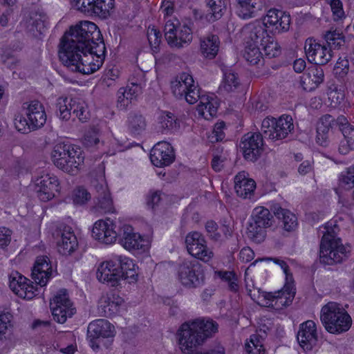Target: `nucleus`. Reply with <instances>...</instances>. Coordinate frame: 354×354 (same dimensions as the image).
<instances>
[{"instance_id":"f257e3e1","label":"nucleus","mask_w":354,"mask_h":354,"mask_svg":"<svg viewBox=\"0 0 354 354\" xmlns=\"http://www.w3.org/2000/svg\"><path fill=\"white\" fill-rule=\"evenodd\" d=\"M105 45L95 24L82 21L63 36L59 48L60 61L72 71L89 75L97 71L104 59Z\"/></svg>"},{"instance_id":"f03ea898","label":"nucleus","mask_w":354,"mask_h":354,"mask_svg":"<svg viewBox=\"0 0 354 354\" xmlns=\"http://www.w3.org/2000/svg\"><path fill=\"white\" fill-rule=\"evenodd\" d=\"M258 261L257 260L254 263L250 264L245 272V287L251 299L261 306L274 309H279L290 305L295 296L296 289L293 278L288 273V266L286 262L280 259L274 261L285 274V283L283 288L274 292H266L256 288L252 279V268L255 267Z\"/></svg>"},{"instance_id":"7ed1b4c3","label":"nucleus","mask_w":354,"mask_h":354,"mask_svg":"<svg viewBox=\"0 0 354 354\" xmlns=\"http://www.w3.org/2000/svg\"><path fill=\"white\" fill-rule=\"evenodd\" d=\"M96 279L101 283L116 286L122 280L135 283L139 278V267L126 255H113L100 263L96 268Z\"/></svg>"},{"instance_id":"20e7f679","label":"nucleus","mask_w":354,"mask_h":354,"mask_svg":"<svg viewBox=\"0 0 354 354\" xmlns=\"http://www.w3.org/2000/svg\"><path fill=\"white\" fill-rule=\"evenodd\" d=\"M324 229L325 231L322 236L319 251L321 262L326 265H334L342 262L347 257L350 250L337 236L338 228L335 222L327 223Z\"/></svg>"},{"instance_id":"39448f33","label":"nucleus","mask_w":354,"mask_h":354,"mask_svg":"<svg viewBox=\"0 0 354 354\" xmlns=\"http://www.w3.org/2000/svg\"><path fill=\"white\" fill-rule=\"evenodd\" d=\"M320 319L326 331L339 335L347 332L352 326V318L342 305L330 301L322 306Z\"/></svg>"},{"instance_id":"423d86ee","label":"nucleus","mask_w":354,"mask_h":354,"mask_svg":"<svg viewBox=\"0 0 354 354\" xmlns=\"http://www.w3.org/2000/svg\"><path fill=\"white\" fill-rule=\"evenodd\" d=\"M51 159L60 169L75 174L83 165L84 156L80 149L59 143L51 152Z\"/></svg>"},{"instance_id":"0eeeda50","label":"nucleus","mask_w":354,"mask_h":354,"mask_svg":"<svg viewBox=\"0 0 354 354\" xmlns=\"http://www.w3.org/2000/svg\"><path fill=\"white\" fill-rule=\"evenodd\" d=\"M119 243L125 250L135 257L149 256L151 238L136 232L130 225L124 224L120 227Z\"/></svg>"},{"instance_id":"6e6552de","label":"nucleus","mask_w":354,"mask_h":354,"mask_svg":"<svg viewBox=\"0 0 354 354\" xmlns=\"http://www.w3.org/2000/svg\"><path fill=\"white\" fill-rule=\"evenodd\" d=\"M272 216L268 209L263 206L254 207L247 227L248 236L257 243L264 241L267 235V229L272 226Z\"/></svg>"},{"instance_id":"1a4fd4ad","label":"nucleus","mask_w":354,"mask_h":354,"mask_svg":"<svg viewBox=\"0 0 354 354\" xmlns=\"http://www.w3.org/2000/svg\"><path fill=\"white\" fill-rule=\"evenodd\" d=\"M71 112L82 122H86L91 116L88 104L84 100L66 96L58 97L56 102V113L59 119L68 120Z\"/></svg>"},{"instance_id":"9d476101","label":"nucleus","mask_w":354,"mask_h":354,"mask_svg":"<svg viewBox=\"0 0 354 354\" xmlns=\"http://www.w3.org/2000/svg\"><path fill=\"white\" fill-rule=\"evenodd\" d=\"M176 279L184 288L194 289L201 287L205 281V272L198 263L187 261L180 264L176 270Z\"/></svg>"},{"instance_id":"9b49d317","label":"nucleus","mask_w":354,"mask_h":354,"mask_svg":"<svg viewBox=\"0 0 354 354\" xmlns=\"http://www.w3.org/2000/svg\"><path fill=\"white\" fill-rule=\"evenodd\" d=\"M165 35L168 44L176 48L189 45L192 41L191 28L178 19L168 20L165 26Z\"/></svg>"},{"instance_id":"f8f14e48","label":"nucleus","mask_w":354,"mask_h":354,"mask_svg":"<svg viewBox=\"0 0 354 354\" xmlns=\"http://www.w3.org/2000/svg\"><path fill=\"white\" fill-rule=\"evenodd\" d=\"M71 3L76 10L102 19L110 17L115 9V0H71Z\"/></svg>"},{"instance_id":"ddd939ff","label":"nucleus","mask_w":354,"mask_h":354,"mask_svg":"<svg viewBox=\"0 0 354 354\" xmlns=\"http://www.w3.org/2000/svg\"><path fill=\"white\" fill-rule=\"evenodd\" d=\"M294 129L291 116L283 115L279 118L267 117L262 121L261 130L265 136L272 140H282Z\"/></svg>"},{"instance_id":"4468645a","label":"nucleus","mask_w":354,"mask_h":354,"mask_svg":"<svg viewBox=\"0 0 354 354\" xmlns=\"http://www.w3.org/2000/svg\"><path fill=\"white\" fill-rule=\"evenodd\" d=\"M260 23L266 33L277 35L287 32L290 28V17L288 14L278 9H270L261 18Z\"/></svg>"},{"instance_id":"2eb2a0df","label":"nucleus","mask_w":354,"mask_h":354,"mask_svg":"<svg viewBox=\"0 0 354 354\" xmlns=\"http://www.w3.org/2000/svg\"><path fill=\"white\" fill-rule=\"evenodd\" d=\"M91 237L100 245H114L120 238L115 221L110 218L97 220L92 226Z\"/></svg>"},{"instance_id":"dca6fc26","label":"nucleus","mask_w":354,"mask_h":354,"mask_svg":"<svg viewBox=\"0 0 354 354\" xmlns=\"http://www.w3.org/2000/svg\"><path fill=\"white\" fill-rule=\"evenodd\" d=\"M172 93L178 98H184L187 102L193 104L198 101L199 92L194 84V79L188 73H182L171 82Z\"/></svg>"},{"instance_id":"f3484780","label":"nucleus","mask_w":354,"mask_h":354,"mask_svg":"<svg viewBox=\"0 0 354 354\" xmlns=\"http://www.w3.org/2000/svg\"><path fill=\"white\" fill-rule=\"evenodd\" d=\"M8 286L14 294L24 299H32L39 294L38 285L17 271L10 273Z\"/></svg>"},{"instance_id":"a211bd4d","label":"nucleus","mask_w":354,"mask_h":354,"mask_svg":"<svg viewBox=\"0 0 354 354\" xmlns=\"http://www.w3.org/2000/svg\"><path fill=\"white\" fill-rule=\"evenodd\" d=\"M35 189L38 198L43 202L53 200L60 192V183L53 174L44 173L34 180Z\"/></svg>"},{"instance_id":"6ab92c4d","label":"nucleus","mask_w":354,"mask_h":354,"mask_svg":"<svg viewBox=\"0 0 354 354\" xmlns=\"http://www.w3.org/2000/svg\"><path fill=\"white\" fill-rule=\"evenodd\" d=\"M304 51L308 61L316 65L326 64L334 56L333 52L325 42L313 37L306 39Z\"/></svg>"},{"instance_id":"aec40b11","label":"nucleus","mask_w":354,"mask_h":354,"mask_svg":"<svg viewBox=\"0 0 354 354\" xmlns=\"http://www.w3.org/2000/svg\"><path fill=\"white\" fill-rule=\"evenodd\" d=\"M50 307L53 319L59 324L65 323L75 313V308L65 290H61L52 298Z\"/></svg>"},{"instance_id":"412c9836","label":"nucleus","mask_w":354,"mask_h":354,"mask_svg":"<svg viewBox=\"0 0 354 354\" xmlns=\"http://www.w3.org/2000/svg\"><path fill=\"white\" fill-rule=\"evenodd\" d=\"M185 244L189 254L203 262L208 263L214 257L213 251L207 247L205 238L199 232L189 233L185 238Z\"/></svg>"},{"instance_id":"4be33fe9","label":"nucleus","mask_w":354,"mask_h":354,"mask_svg":"<svg viewBox=\"0 0 354 354\" xmlns=\"http://www.w3.org/2000/svg\"><path fill=\"white\" fill-rule=\"evenodd\" d=\"M263 140L261 134L248 133L241 139L240 149L244 158L250 162L258 160L263 150Z\"/></svg>"},{"instance_id":"5701e85b","label":"nucleus","mask_w":354,"mask_h":354,"mask_svg":"<svg viewBox=\"0 0 354 354\" xmlns=\"http://www.w3.org/2000/svg\"><path fill=\"white\" fill-rule=\"evenodd\" d=\"M301 348L305 351H313L318 343L317 324L313 320H308L300 324L297 335Z\"/></svg>"},{"instance_id":"b1692460","label":"nucleus","mask_w":354,"mask_h":354,"mask_svg":"<svg viewBox=\"0 0 354 354\" xmlns=\"http://www.w3.org/2000/svg\"><path fill=\"white\" fill-rule=\"evenodd\" d=\"M55 269L47 256H39L35 259L32 268V278L39 286H46L53 277Z\"/></svg>"},{"instance_id":"393cba45","label":"nucleus","mask_w":354,"mask_h":354,"mask_svg":"<svg viewBox=\"0 0 354 354\" xmlns=\"http://www.w3.org/2000/svg\"><path fill=\"white\" fill-rule=\"evenodd\" d=\"M253 24H251L245 28V48L242 55L244 59L252 66H259L263 63V54L259 48V44L257 40L252 37V28Z\"/></svg>"},{"instance_id":"a878e982","label":"nucleus","mask_w":354,"mask_h":354,"mask_svg":"<svg viewBox=\"0 0 354 354\" xmlns=\"http://www.w3.org/2000/svg\"><path fill=\"white\" fill-rule=\"evenodd\" d=\"M176 341L183 352L202 343L192 321L185 322L179 327L176 332Z\"/></svg>"},{"instance_id":"bb28decb","label":"nucleus","mask_w":354,"mask_h":354,"mask_svg":"<svg viewBox=\"0 0 354 354\" xmlns=\"http://www.w3.org/2000/svg\"><path fill=\"white\" fill-rule=\"evenodd\" d=\"M252 38L259 41L266 55L270 57H277L280 54L281 48L278 42L268 34L266 33L260 23L253 24Z\"/></svg>"},{"instance_id":"cd10ccee","label":"nucleus","mask_w":354,"mask_h":354,"mask_svg":"<svg viewBox=\"0 0 354 354\" xmlns=\"http://www.w3.org/2000/svg\"><path fill=\"white\" fill-rule=\"evenodd\" d=\"M174 159L175 153L174 149L167 142H158L151 150V162L157 167L169 166L174 161Z\"/></svg>"},{"instance_id":"c85d7f7f","label":"nucleus","mask_w":354,"mask_h":354,"mask_svg":"<svg viewBox=\"0 0 354 354\" xmlns=\"http://www.w3.org/2000/svg\"><path fill=\"white\" fill-rule=\"evenodd\" d=\"M24 115L30 120V124L35 130L42 127L46 122L47 115L44 105L37 100L24 103Z\"/></svg>"},{"instance_id":"c756f323","label":"nucleus","mask_w":354,"mask_h":354,"mask_svg":"<svg viewBox=\"0 0 354 354\" xmlns=\"http://www.w3.org/2000/svg\"><path fill=\"white\" fill-rule=\"evenodd\" d=\"M124 299L113 292L103 294L98 301L99 313L106 317L118 315L123 306Z\"/></svg>"},{"instance_id":"7c9ffc66","label":"nucleus","mask_w":354,"mask_h":354,"mask_svg":"<svg viewBox=\"0 0 354 354\" xmlns=\"http://www.w3.org/2000/svg\"><path fill=\"white\" fill-rule=\"evenodd\" d=\"M324 73L321 67L313 66L308 68L300 77V86L305 91L311 92L318 88L324 82Z\"/></svg>"},{"instance_id":"2f4dec72","label":"nucleus","mask_w":354,"mask_h":354,"mask_svg":"<svg viewBox=\"0 0 354 354\" xmlns=\"http://www.w3.org/2000/svg\"><path fill=\"white\" fill-rule=\"evenodd\" d=\"M198 100L196 111L201 118L210 120L216 116L219 103L216 96L213 94L199 95Z\"/></svg>"},{"instance_id":"473e14b6","label":"nucleus","mask_w":354,"mask_h":354,"mask_svg":"<svg viewBox=\"0 0 354 354\" xmlns=\"http://www.w3.org/2000/svg\"><path fill=\"white\" fill-rule=\"evenodd\" d=\"M84 143L88 147H96L97 149L102 148L104 152L109 155H113L119 149L118 143L115 139L109 142H100L99 131L96 129H91L86 133Z\"/></svg>"},{"instance_id":"72a5a7b5","label":"nucleus","mask_w":354,"mask_h":354,"mask_svg":"<svg viewBox=\"0 0 354 354\" xmlns=\"http://www.w3.org/2000/svg\"><path fill=\"white\" fill-rule=\"evenodd\" d=\"M142 91V86L136 83L120 88L117 92V107L120 110L127 109L133 100L141 94Z\"/></svg>"},{"instance_id":"f704fd0d","label":"nucleus","mask_w":354,"mask_h":354,"mask_svg":"<svg viewBox=\"0 0 354 354\" xmlns=\"http://www.w3.org/2000/svg\"><path fill=\"white\" fill-rule=\"evenodd\" d=\"M57 252L64 256L71 255L78 248V242L74 232L64 230L57 236L56 241Z\"/></svg>"},{"instance_id":"c9c22d12","label":"nucleus","mask_w":354,"mask_h":354,"mask_svg":"<svg viewBox=\"0 0 354 354\" xmlns=\"http://www.w3.org/2000/svg\"><path fill=\"white\" fill-rule=\"evenodd\" d=\"M255 189V181L250 178L245 172H239L234 177V189L239 197L250 198L253 196Z\"/></svg>"},{"instance_id":"e433bc0d","label":"nucleus","mask_w":354,"mask_h":354,"mask_svg":"<svg viewBox=\"0 0 354 354\" xmlns=\"http://www.w3.org/2000/svg\"><path fill=\"white\" fill-rule=\"evenodd\" d=\"M192 322L201 342L213 337L218 331V324L210 318H198L192 320Z\"/></svg>"},{"instance_id":"4c0bfd02","label":"nucleus","mask_w":354,"mask_h":354,"mask_svg":"<svg viewBox=\"0 0 354 354\" xmlns=\"http://www.w3.org/2000/svg\"><path fill=\"white\" fill-rule=\"evenodd\" d=\"M220 48V39L214 34H207L200 39V52L201 55L209 59H214Z\"/></svg>"},{"instance_id":"58836bf2","label":"nucleus","mask_w":354,"mask_h":354,"mask_svg":"<svg viewBox=\"0 0 354 354\" xmlns=\"http://www.w3.org/2000/svg\"><path fill=\"white\" fill-rule=\"evenodd\" d=\"M208 12L202 14L201 12L195 10L194 15L196 19H205L209 22H213L219 19L225 9V4L223 0H213L207 3Z\"/></svg>"},{"instance_id":"ea45409f","label":"nucleus","mask_w":354,"mask_h":354,"mask_svg":"<svg viewBox=\"0 0 354 354\" xmlns=\"http://www.w3.org/2000/svg\"><path fill=\"white\" fill-rule=\"evenodd\" d=\"M88 333L93 338L109 337L115 334L114 326L105 319H97L89 324Z\"/></svg>"},{"instance_id":"a19ab883","label":"nucleus","mask_w":354,"mask_h":354,"mask_svg":"<svg viewBox=\"0 0 354 354\" xmlns=\"http://www.w3.org/2000/svg\"><path fill=\"white\" fill-rule=\"evenodd\" d=\"M261 9V0H237L236 13L241 19L254 17Z\"/></svg>"},{"instance_id":"79ce46f5","label":"nucleus","mask_w":354,"mask_h":354,"mask_svg":"<svg viewBox=\"0 0 354 354\" xmlns=\"http://www.w3.org/2000/svg\"><path fill=\"white\" fill-rule=\"evenodd\" d=\"M324 39L325 44L332 52L343 48L346 44V35L340 29L331 28L326 31Z\"/></svg>"},{"instance_id":"37998d69","label":"nucleus","mask_w":354,"mask_h":354,"mask_svg":"<svg viewBox=\"0 0 354 354\" xmlns=\"http://www.w3.org/2000/svg\"><path fill=\"white\" fill-rule=\"evenodd\" d=\"M156 128L159 131H174L178 128L175 116L169 112L161 111L156 118Z\"/></svg>"},{"instance_id":"c03bdc74","label":"nucleus","mask_w":354,"mask_h":354,"mask_svg":"<svg viewBox=\"0 0 354 354\" xmlns=\"http://www.w3.org/2000/svg\"><path fill=\"white\" fill-rule=\"evenodd\" d=\"M242 85L237 75L231 71L225 72L223 81L220 85V89L227 93L239 91Z\"/></svg>"},{"instance_id":"a18cd8bd","label":"nucleus","mask_w":354,"mask_h":354,"mask_svg":"<svg viewBox=\"0 0 354 354\" xmlns=\"http://www.w3.org/2000/svg\"><path fill=\"white\" fill-rule=\"evenodd\" d=\"M27 30L33 35H41L47 30L46 17L35 14L27 21Z\"/></svg>"},{"instance_id":"49530a36","label":"nucleus","mask_w":354,"mask_h":354,"mask_svg":"<svg viewBox=\"0 0 354 354\" xmlns=\"http://www.w3.org/2000/svg\"><path fill=\"white\" fill-rule=\"evenodd\" d=\"M344 139L339 146V151L342 154H347L354 150V127L350 124H346L342 128Z\"/></svg>"},{"instance_id":"de8ad7c7","label":"nucleus","mask_w":354,"mask_h":354,"mask_svg":"<svg viewBox=\"0 0 354 354\" xmlns=\"http://www.w3.org/2000/svg\"><path fill=\"white\" fill-rule=\"evenodd\" d=\"M326 95L324 104L332 108H337L341 105L345 97L344 91L334 85L327 88Z\"/></svg>"},{"instance_id":"09e8293b","label":"nucleus","mask_w":354,"mask_h":354,"mask_svg":"<svg viewBox=\"0 0 354 354\" xmlns=\"http://www.w3.org/2000/svg\"><path fill=\"white\" fill-rule=\"evenodd\" d=\"M205 229L209 236L214 240H219L222 237V234L225 237L230 236L232 232V227L230 225H223L218 227L213 221H209L205 225Z\"/></svg>"},{"instance_id":"8fccbe9b","label":"nucleus","mask_w":354,"mask_h":354,"mask_svg":"<svg viewBox=\"0 0 354 354\" xmlns=\"http://www.w3.org/2000/svg\"><path fill=\"white\" fill-rule=\"evenodd\" d=\"M244 349L247 354H265L266 349L263 338L257 335L253 334L247 339L244 343Z\"/></svg>"},{"instance_id":"3c124183","label":"nucleus","mask_w":354,"mask_h":354,"mask_svg":"<svg viewBox=\"0 0 354 354\" xmlns=\"http://www.w3.org/2000/svg\"><path fill=\"white\" fill-rule=\"evenodd\" d=\"M275 214L281 220L285 230L290 232L297 227V218L290 211L280 207L276 210Z\"/></svg>"},{"instance_id":"603ef678","label":"nucleus","mask_w":354,"mask_h":354,"mask_svg":"<svg viewBox=\"0 0 354 354\" xmlns=\"http://www.w3.org/2000/svg\"><path fill=\"white\" fill-rule=\"evenodd\" d=\"M214 278L227 283L229 288L232 291L236 292L239 289L238 279L233 272L214 270Z\"/></svg>"},{"instance_id":"864d4df0","label":"nucleus","mask_w":354,"mask_h":354,"mask_svg":"<svg viewBox=\"0 0 354 354\" xmlns=\"http://www.w3.org/2000/svg\"><path fill=\"white\" fill-rule=\"evenodd\" d=\"M147 39L153 54L159 51L162 35L155 26H149L147 30Z\"/></svg>"},{"instance_id":"5fc2aeb1","label":"nucleus","mask_w":354,"mask_h":354,"mask_svg":"<svg viewBox=\"0 0 354 354\" xmlns=\"http://www.w3.org/2000/svg\"><path fill=\"white\" fill-rule=\"evenodd\" d=\"M339 186L343 189H351L354 187V167L343 171L339 176Z\"/></svg>"},{"instance_id":"6e6d98bb","label":"nucleus","mask_w":354,"mask_h":354,"mask_svg":"<svg viewBox=\"0 0 354 354\" xmlns=\"http://www.w3.org/2000/svg\"><path fill=\"white\" fill-rule=\"evenodd\" d=\"M97 208L103 213H113L115 207L111 194L106 192L104 195L98 198Z\"/></svg>"},{"instance_id":"4d7b16f0","label":"nucleus","mask_w":354,"mask_h":354,"mask_svg":"<svg viewBox=\"0 0 354 354\" xmlns=\"http://www.w3.org/2000/svg\"><path fill=\"white\" fill-rule=\"evenodd\" d=\"M71 199L75 205H84L91 199V195L86 189L79 187L73 191Z\"/></svg>"},{"instance_id":"13d9d810","label":"nucleus","mask_w":354,"mask_h":354,"mask_svg":"<svg viewBox=\"0 0 354 354\" xmlns=\"http://www.w3.org/2000/svg\"><path fill=\"white\" fill-rule=\"evenodd\" d=\"M15 129L21 133H26L32 130H35V129L32 127L30 124V120L27 118V117L22 114H19L16 115L14 122Z\"/></svg>"},{"instance_id":"bf43d9fd","label":"nucleus","mask_w":354,"mask_h":354,"mask_svg":"<svg viewBox=\"0 0 354 354\" xmlns=\"http://www.w3.org/2000/svg\"><path fill=\"white\" fill-rule=\"evenodd\" d=\"M120 74L119 68L112 66L106 71L104 77H102V82L106 86H112L119 79Z\"/></svg>"},{"instance_id":"052dcab7","label":"nucleus","mask_w":354,"mask_h":354,"mask_svg":"<svg viewBox=\"0 0 354 354\" xmlns=\"http://www.w3.org/2000/svg\"><path fill=\"white\" fill-rule=\"evenodd\" d=\"M349 71V62L346 57H339L337 60L333 73L337 77H342L346 76Z\"/></svg>"},{"instance_id":"680f3d73","label":"nucleus","mask_w":354,"mask_h":354,"mask_svg":"<svg viewBox=\"0 0 354 354\" xmlns=\"http://www.w3.org/2000/svg\"><path fill=\"white\" fill-rule=\"evenodd\" d=\"M12 315L9 312L0 311V339L12 326Z\"/></svg>"},{"instance_id":"e2e57ef3","label":"nucleus","mask_w":354,"mask_h":354,"mask_svg":"<svg viewBox=\"0 0 354 354\" xmlns=\"http://www.w3.org/2000/svg\"><path fill=\"white\" fill-rule=\"evenodd\" d=\"M129 128L134 134H138L145 128V121L140 115H135L129 119Z\"/></svg>"},{"instance_id":"0e129e2a","label":"nucleus","mask_w":354,"mask_h":354,"mask_svg":"<svg viewBox=\"0 0 354 354\" xmlns=\"http://www.w3.org/2000/svg\"><path fill=\"white\" fill-rule=\"evenodd\" d=\"M225 129V124L221 121L215 124L212 133L208 136L210 142H215L221 141L225 138L224 130Z\"/></svg>"},{"instance_id":"69168bd1","label":"nucleus","mask_w":354,"mask_h":354,"mask_svg":"<svg viewBox=\"0 0 354 354\" xmlns=\"http://www.w3.org/2000/svg\"><path fill=\"white\" fill-rule=\"evenodd\" d=\"M12 231L6 227H0V250H6L12 242Z\"/></svg>"},{"instance_id":"338daca9","label":"nucleus","mask_w":354,"mask_h":354,"mask_svg":"<svg viewBox=\"0 0 354 354\" xmlns=\"http://www.w3.org/2000/svg\"><path fill=\"white\" fill-rule=\"evenodd\" d=\"M165 198V196L158 192H151L147 196L146 203L148 207L155 209L161 204Z\"/></svg>"},{"instance_id":"774afa93","label":"nucleus","mask_w":354,"mask_h":354,"mask_svg":"<svg viewBox=\"0 0 354 354\" xmlns=\"http://www.w3.org/2000/svg\"><path fill=\"white\" fill-rule=\"evenodd\" d=\"M330 4L335 20H339L344 17L342 3L339 0H327Z\"/></svg>"}]
</instances>
